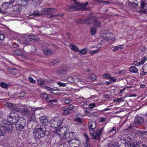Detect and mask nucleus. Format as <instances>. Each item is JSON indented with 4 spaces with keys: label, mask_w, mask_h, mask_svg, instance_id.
Returning a JSON list of instances; mask_svg holds the SVG:
<instances>
[{
    "label": "nucleus",
    "mask_w": 147,
    "mask_h": 147,
    "mask_svg": "<svg viewBox=\"0 0 147 147\" xmlns=\"http://www.w3.org/2000/svg\"><path fill=\"white\" fill-rule=\"evenodd\" d=\"M88 126L90 133L92 138L94 140H99L100 136L103 131V128L102 127L100 129H97L95 132L94 129L96 127V124L95 122L92 121L88 122Z\"/></svg>",
    "instance_id": "obj_1"
},
{
    "label": "nucleus",
    "mask_w": 147,
    "mask_h": 147,
    "mask_svg": "<svg viewBox=\"0 0 147 147\" xmlns=\"http://www.w3.org/2000/svg\"><path fill=\"white\" fill-rule=\"evenodd\" d=\"M1 124H0V136H3L7 132L10 130L11 125L9 123L7 120L3 119Z\"/></svg>",
    "instance_id": "obj_2"
},
{
    "label": "nucleus",
    "mask_w": 147,
    "mask_h": 147,
    "mask_svg": "<svg viewBox=\"0 0 147 147\" xmlns=\"http://www.w3.org/2000/svg\"><path fill=\"white\" fill-rule=\"evenodd\" d=\"M33 134L35 137L40 139L45 136V131L44 127L40 125H37L33 131Z\"/></svg>",
    "instance_id": "obj_3"
},
{
    "label": "nucleus",
    "mask_w": 147,
    "mask_h": 147,
    "mask_svg": "<svg viewBox=\"0 0 147 147\" xmlns=\"http://www.w3.org/2000/svg\"><path fill=\"white\" fill-rule=\"evenodd\" d=\"M5 107H8L10 108L11 110V113L8 117L7 119L12 118V117H14V115L16 112L22 110L21 109L18 108L16 105L13 104L11 103H7L5 105Z\"/></svg>",
    "instance_id": "obj_4"
},
{
    "label": "nucleus",
    "mask_w": 147,
    "mask_h": 147,
    "mask_svg": "<svg viewBox=\"0 0 147 147\" xmlns=\"http://www.w3.org/2000/svg\"><path fill=\"white\" fill-rule=\"evenodd\" d=\"M8 121L9 124L11 125L14 124L15 123H20L22 125V126H25L26 125V120L23 118L19 117L14 115V117H12V118L8 119Z\"/></svg>",
    "instance_id": "obj_5"
},
{
    "label": "nucleus",
    "mask_w": 147,
    "mask_h": 147,
    "mask_svg": "<svg viewBox=\"0 0 147 147\" xmlns=\"http://www.w3.org/2000/svg\"><path fill=\"white\" fill-rule=\"evenodd\" d=\"M87 2L85 3L82 5L79 3L75 2V3L70 7L69 11H71V10L74 11L78 10L79 11H84L86 10V7L88 4Z\"/></svg>",
    "instance_id": "obj_6"
},
{
    "label": "nucleus",
    "mask_w": 147,
    "mask_h": 147,
    "mask_svg": "<svg viewBox=\"0 0 147 147\" xmlns=\"http://www.w3.org/2000/svg\"><path fill=\"white\" fill-rule=\"evenodd\" d=\"M55 9L54 8H44L41 10V11H34L32 14V15L37 16L41 15L42 13L49 14L51 12L55 11Z\"/></svg>",
    "instance_id": "obj_7"
},
{
    "label": "nucleus",
    "mask_w": 147,
    "mask_h": 147,
    "mask_svg": "<svg viewBox=\"0 0 147 147\" xmlns=\"http://www.w3.org/2000/svg\"><path fill=\"white\" fill-rule=\"evenodd\" d=\"M63 120L59 118H55L52 119L51 121V127H57L61 125L62 123Z\"/></svg>",
    "instance_id": "obj_8"
},
{
    "label": "nucleus",
    "mask_w": 147,
    "mask_h": 147,
    "mask_svg": "<svg viewBox=\"0 0 147 147\" xmlns=\"http://www.w3.org/2000/svg\"><path fill=\"white\" fill-rule=\"evenodd\" d=\"M104 41H105L109 43L113 42L115 40V35L112 33L105 35L103 36Z\"/></svg>",
    "instance_id": "obj_9"
},
{
    "label": "nucleus",
    "mask_w": 147,
    "mask_h": 147,
    "mask_svg": "<svg viewBox=\"0 0 147 147\" xmlns=\"http://www.w3.org/2000/svg\"><path fill=\"white\" fill-rule=\"evenodd\" d=\"M13 10L11 13H14V15L13 16V17H16L17 15L19 14L22 9L21 7L19 4L13 6Z\"/></svg>",
    "instance_id": "obj_10"
},
{
    "label": "nucleus",
    "mask_w": 147,
    "mask_h": 147,
    "mask_svg": "<svg viewBox=\"0 0 147 147\" xmlns=\"http://www.w3.org/2000/svg\"><path fill=\"white\" fill-rule=\"evenodd\" d=\"M121 142L124 143L128 144L130 142V139L128 135L126 134L123 135L119 137Z\"/></svg>",
    "instance_id": "obj_11"
},
{
    "label": "nucleus",
    "mask_w": 147,
    "mask_h": 147,
    "mask_svg": "<svg viewBox=\"0 0 147 147\" xmlns=\"http://www.w3.org/2000/svg\"><path fill=\"white\" fill-rule=\"evenodd\" d=\"M33 40L32 36H27L22 38V42L24 45H27L30 44V41Z\"/></svg>",
    "instance_id": "obj_12"
},
{
    "label": "nucleus",
    "mask_w": 147,
    "mask_h": 147,
    "mask_svg": "<svg viewBox=\"0 0 147 147\" xmlns=\"http://www.w3.org/2000/svg\"><path fill=\"white\" fill-rule=\"evenodd\" d=\"M134 123L135 125L140 126L144 123V119L143 117L140 116H137L134 120Z\"/></svg>",
    "instance_id": "obj_13"
},
{
    "label": "nucleus",
    "mask_w": 147,
    "mask_h": 147,
    "mask_svg": "<svg viewBox=\"0 0 147 147\" xmlns=\"http://www.w3.org/2000/svg\"><path fill=\"white\" fill-rule=\"evenodd\" d=\"M69 69L68 67L66 65H63L61 70H58L57 73L59 75H61L62 74H65L67 72Z\"/></svg>",
    "instance_id": "obj_14"
},
{
    "label": "nucleus",
    "mask_w": 147,
    "mask_h": 147,
    "mask_svg": "<svg viewBox=\"0 0 147 147\" xmlns=\"http://www.w3.org/2000/svg\"><path fill=\"white\" fill-rule=\"evenodd\" d=\"M41 123L44 125H47L49 123V121L46 116H42L39 118Z\"/></svg>",
    "instance_id": "obj_15"
},
{
    "label": "nucleus",
    "mask_w": 147,
    "mask_h": 147,
    "mask_svg": "<svg viewBox=\"0 0 147 147\" xmlns=\"http://www.w3.org/2000/svg\"><path fill=\"white\" fill-rule=\"evenodd\" d=\"M14 53L16 55L21 56L22 57L25 58L26 53L23 50H20L16 51Z\"/></svg>",
    "instance_id": "obj_16"
},
{
    "label": "nucleus",
    "mask_w": 147,
    "mask_h": 147,
    "mask_svg": "<svg viewBox=\"0 0 147 147\" xmlns=\"http://www.w3.org/2000/svg\"><path fill=\"white\" fill-rule=\"evenodd\" d=\"M90 20L92 22H90V23H88V24H90L92 23L94 24V26L95 27H100L101 26V23L98 21L96 19H92Z\"/></svg>",
    "instance_id": "obj_17"
},
{
    "label": "nucleus",
    "mask_w": 147,
    "mask_h": 147,
    "mask_svg": "<svg viewBox=\"0 0 147 147\" xmlns=\"http://www.w3.org/2000/svg\"><path fill=\"white\" fill-rule=\"evenodd\" d=\"M62 128H59L58 127L56 128L55 130H54V132L55 134H57L59 136L60 139H62V138H65V137H63L61 136V134H62L61 132L62 131Z\"/></svg>",
    "instance_id": "obj_18"
},
{
    "label": "nucleus",
    "mask_w": 147,
    "mask_h": 147,
    "mask_svg": "<svg viewBox=\"0 0 147 147\" xmlns=\"http://www.w3.org/2000/svg\"><path fill=\"white\" fill-rule=\"evenodd\" d=\"M70 144H72L73 147H77L80 145L79 141L75 140H72L69 142Z\"/></svg>",
    "instance_id": "obj_19"
},
{
    "label": "nucleus",
    "mask_w": 147,
    "mask_h": 147,
    "mask_svg": "<svg viewBox=\"0 0 147 147\" xmlns=\"http://www.w3.org/2000/svg\"><path fill=\"white\" fill-rule=\"evenodd\" d=\"M89 20H85L84 19H77L75 21V22L77 23L80 24H84L85 23H89L90 22H88L87 21Z\"/></svg>",
    "instance_id": "obj_20"
},
{
    "label": "nucleus",
    "mask_w": 147,
    "mask_h": 147,
    "mask_svg": "<svg viewBox=\"0 0 147 147\" xmlns=\"http://www.w3.org/2000/svg\"><path fill=\"white\" fill-rule=\"evenodd\" d=\"M8 70L9 72L13 75H16L18 72V71L16 69L13 68L9 67L8 68Z\"/></svg>",
    "instance_id": "obj_21"
},
{
    "label": "nucleus",
    "mask_w": 147,
    "mask_h": 147,
    "mask_svg": "<svg viewBox=\"0 0 147 147\" xmlns=\"http://www.w3.org/2000/svg\"><path fill=\"white\" fill-rule=\"evenodd\" d=\"M123 49V45H119L116 46H114L113 47V51H116L119 50H121Z\"/></svg>",
    "instance_id": "obj_22"
},
{
    "label": "nucleus",
    "mask_w": 147,
    "mask_h": 147,
    "mask_svg": "<svg viewBox=\"0 0 147 147\" xmlns=\"http://www.w3.org/2000/svg\"><path fill=\"white\" fill-rule=\"evenodd\" d=\"M9 3L7 2L3 3L1 5V6L3 10H6L9 8Z\"/></svg>",
    "instance_id": "obj_23"
},
{
    "label": "nucleus",
    "mask_w": 147,
    "mask_h": 147,
    "mask_svg": "<svg viewBox=\"0 0 147 147\" xmlns=\"http://www.w3.org/2000/svg\"><path fill=\"white\" fill-rule=\"evenodd\" d=\"M88 49H83L82 50H79L78 53L79 55H84L87 53Z\"/></svg>",
    "instance_id": "obj_24"
},
{
    "label": "nucleus",
    "mask_w": 147,
    "mask_h": 147,
    "mask_svg": "<svg viewBox=\"0 0 147 147\" xmlns=\"http://www.w3.org/2000/svg\"><path fill=\"white\" fill-rule=\"evenodd\" d=\"M50 95L46 93H44L41 95V97L44 99L46 100L47 102V99L50 98Z\"/></svg>",
    "instance_id": "obj_25"
},
{
    "label": "nucleus",
    "mask_w": 147,
    "mask_h": 147,
    "mask_svg": "<svg viewBox=\"0 0 147 147\" xmlns=\"http://www.w3.org/2000/svg\"><path fill=\"white\" fill-rule=\"evenodd\" d=\"M70 46L71 48V50L74 51L75 52H76L79 51L78 47L73 44H70Z\"/></svg>",
    "instance_id": "obj_26"
},
{
    "label": "nucleus",
    "mask_w": 147,
    "mask_h": 147,
    "mask_svg": "<svg viewBox=\"0 0 147 147\" xmlns=\"http://www.w3.org/2000/svg\"><path fill=\"white\" fill-rule=\"evenodd\" d=\"M129 71L133 73H137L138 71V69L134 66L131 67L129 69Z\"/></svg>",
    "instance_id": "obj_27"
},
{
    "label": "nucleus",
    "mask_w": 147,
    "mask_h": 147,
    "mask_svg": "<svg viewBox=\"0 0 147 147\" xmlns=\"http://www.w3.org/2000/svg\"><path fill=\"white\" fill-rule=\"evenodd\" d=\"M14 124L16 126V128L17 130H21L25 126H22V125L20 123H15Z\"/></svg>",
    "instance_id": "obj_28"
},
{
    "label": "nucleus",
    "mask_w": 147,
    "mask_h": 147,
    "mask_svg": "<svg viewBox=\"0 0 147 147\" xmlns=\"http://www.w3.org/2000/svg\"><path fill=\"white\" fill-rule=\"evenodd\" d=\"M130 146L131 147H137L140 144L138 142H135L131 143H129Z\"/></svg>",
    "instance_id": "obj_29"
},
{
    "label": "nucleus",
    "mask_w": 147,
    "mask_h": 147,
    "mask_svg": "<svg viewBox=\"0 0 147 147\" xmlns=\"http://www.w3.org/2000/svg\"><path fill=\"white\" fill-rule=\"evenodd\" d=\"M96 29L95 27H92L90 28V32L92 35H94L96 32Z\"/></svg>",
    "instance_id": "obj_30"
},
{
    "label": "nucleus",
    "mask_w": 147,
    "mask_h": 147,
    "mask_svg": "<svg viewBox=\"0 0 147 147\" xmlns=\"http://www.w3.org/2000/svg\"><path fill=\"white\" fill-rule=\"evenodd\" d=\"M28 0H21L20 1L21 3L19 4L21 7L26 6L27 4Z\"/></svg>",
    "instance_id": "obj_31"
},
{
    "label": "nucleus",
    "mask_w": 147,
    "mask_h": 147,
    "mask_svg": "<svg viewBox=\"0 0 147 147\" xmlns=\"http://www.w3.org/2000/svg\"><path fill=\"white\" fill-rule=\"evenodd\" d=\"M57 100L55 99H51V98L50 96V98L49 99H47V102L53 104V103H56L57 102Z\"/></svg>",
    "instance_id": "obj_32"
},
{
    "label": "nucleus",
    "mask_w": 147,
    "mask_h": 147,
    "mask_svg": "<svg viewBox=\"0 0 147 147\" xmlns=\"http://www.w3.org/2000/svg\"><path fill=\"white\" fill-rule=\"evenodd\" d=\"M43 51L44 53L47 55H51L52 53L51 51L49 49L43 50Z\"/></svg>",
    "instance_id": "obj_33"
},
{
    "label": "nucleus",
    "mask_w": 147,
    "mask_h": 147,
    "mask_svg": "<svg viewBox=\"0 0 147 147\" xmlns=\"http://www.w3.org/2000/svg\"><path fill=\"white\" fill-rule=\"evenodd\" d=\"M78 107L76 106H74L72 105H70L68 107V109L70 111H74L76 110Z\"/></svg>",
    "instance_id": "obj_34"
},
{
    "label": "nucleus",
    "mask_w": 147,
    "mask_h": 147,
    "mask_svg": "<svg viewBox=\"0 0 147 147\" xmlns=\"http://www.w3.org/2000/svg\"><path fill=\"white\" fill-rule=\"evenodd\" d=\"M88 78L91 81H94L96 79V77L94 74H92Z\"/></svg>",
    "instance_id": "obj_35"
},
{
    "label": "nucleus",
    "mask_w": 147,
    "mask_h": 147,
    "mask_svg": "<svg viewBox=\"0 0 147 147\" xmlns=\"http://www.w3.org/2000/svg\"><path fill=\"white\" fill-rule=\"evenodd\" d=\"M59 90L57 89H53L51 92L57 95H59L61 94V93L59 92H57Z\"/></svg>",
    "instance_id": "obj_36"
},
{
    "label": "nucleus",
    "mask_w": 147,
    "mask_h": 147,
    "mask_svg": "<svg viewBox=\"0 0 147 147\" xmlns=\"http://www.w3.org/2000/svg\"><path fill=\"white\" fill-rule=\"evenodd\" d=\"M102 77L104 79H107L111 77V75L108 73H105L102 75Z\"/></svg>",
    "instance_id": "obj_37"
},
{
    "label": "nucleus",
    "mask_w": 147,
    "mask_h": 147,
    "mask_svg": "<svg viewBox=\"0 0 147 147\" xmlns=\"http://www.w3.org/2000/svg\"><path fill=\"white\" fill-rule=\"evenodd\" d=\"M128 4L130 6L133 7H136L138 5L137 3H134L132 2H129Z\"/></svg>",
    "instance_id": "obj_38"
},
{
    "label": "nucleus",
    "mask_w": 147,
    "mask_h": 147,
    "mask_svg": "<svg viewBox=\"0 0 147 147\" xmlns=\"http://www.w3.org/2000/svg\"><path fill=\"white\" fill-rule=\"evenodd\" d=\"M141 8L143 9L147 5V4L146 2L143 1H142L140 2Z\"/></svg>",
    "instance_id": "obj_39"
},
{
    "label": "nucleus",
    "mask_w": 147,
    "mask_h": 147,
    "mask_svg": "<svg viewBox=\"0 0 147 147\" xmlns=\"http://www.w3.org/2000/svg\"><path fill=\"white\" fill-rule=\"evenodd\" d=\"M78 77L77 76L74 75L72 76H70L69 78V79L70 80H72V82H74V81Z\"/></svg>",
    "instance_id": "obj_40"
},
{
    "label": "nucleus",
    "mask_w": 147,
    "mask_h": 147,
    "mask_svg": "<svg viewBox=\"0 0 147 147\" xmlns=\"http://www.w3.org/2000/svg\"><path fill=\"white\" fill-rule=\"evenodd\" d=\"M38 84L40 86H42L45 84V81L41 79L38 80Z\"/></svg>",
    "instance_id": "obj_41"
},
{
    "label": "nucleus",
    "mask_w": 147,
    "mask_h": 147,
    "mask_svg": "<svg viewBox=\"0 0 147 147\" xmlns=\"http://www.w3.org/2000/svg\"><path fill=\"white\" fill-rule=\"evenodd\" d=\"M43 88L47 90L48 91H49L51 92L53 88L51 87L48 86H44L43 87Z\"/></svg>",
    "instance_id": "obj_42"
},
{
    "label": "nucleus",
    "mask_w": 147,
    "mask_h": 147,
    "mask_svg": "<svg viewBox=\"0 0 147 147\" xmlns=\"http://www.w3.org/2000/svg\"><path fill=\"white\" fill-rule=\"evenodd\" d=\"M63 112H62V114L64 115H66L69 113V112L68 110L65 109V108H63Z\"/></svg>",
    "instance_id": "obj_43"
},
{
    "label": "nucleus",
    "mask_w": 147,
    "mask_h": 147,
    "mask_svg": "<svg viewBox=\"0 0 147 147\" xmlns=\"http://www.w3.org/2000/svg\"><path fill=\"white\" fill-rule=\"evenodd\" d=\"M84 113L85 116H90V114L89 110L88 109H86L84 111Z\"/></svg>",
    "instance_id": "obj_44"
},
{
    "label": "nucleus",
    "mask_w": 147,
    "mask_h": 147,
    "mask_svg": "<svg viewBox=\"0 0 147 147\" xmlns=\"http://www.w3.org/2000/svg\"><path fill=\"white\" fill-rule=\"evenodd\" d=\"M22 113L23 114L27 115L29 113V110L27 109H24L22 111Z\"/></svg>",
    "instance_id": "obj_45"
},
{
    "label": "nucleus",
    "mask_w": 147,
    "mask_h": 147,
    "mask_svg": "<svg viewBox=\"0 0 147 147\" xmlns=\"http://www.w3.org/2000/svg\"><path fill=\"white\" fill-rule=\"evenodd\" d=\"M147 57L146 56H144L140 62L141 65H143L146 61Z\"/></svg>",
    "instance_id": "obj_46"
},
{
    "label": "nucleus",
    "mask_w": 147,
    "mask_h": 147,
    "mask_svg": "<svg viewBox=\"0 0 147 147\" xmlns=\"http://www.w3.org/2000/svg\"><path fill=\"white\" fill-rule=\"evenodd\" d=\"M32 1L33 2L38 5H40L42 2L41 0H32Z\"/></svg>",
    "instance_id": "obj_47"
},
{
    "label": "nucleus",
    "mask_w": 147,
    "mask_h": 147,
    "mask_svg": "<svg viewBox=\"0 0 147 147\" xmlns=\"http://www.w3.org/2000/svg\"><path fill=\"white\" fill-rule=\"evenodd\" d=\"M96 104L95 103H90V104L88 105L90 109H92L94 108L95 107H96Z\"/></svg>",
    "instance_id": "obj_48"
},
{
    "label": "nucleus",
    "mask_w": 147,
    "mask_h": 147,
    "mask_svg": "<svg viewBox=\"0 0 147 147\" xmlns=\"http://www.w3.org/2000/svg\"><path fill=\"white\" fill-rule=\"evenodd\" d=\"M74 120L77 122H79L80 123H82V119L79 117H77L76 118H74Z\"/></svg>",
    "instance_id": "obj_49"
},
{
    "label": "nucleus",
    "mask_w": 147,
    "mask_h": 147,
    "mask_svg": "<svg viewBox=\"0 0 147 147\" xmlns=\"http://www.w3.org/2000/svg\"><path fill=\"white\" fill-rule=\"evenodd\" d=\"M63 100V102L66 104H69L70 102L69 99L68 98H64Z\"/></svg>",
    "instance_id": "obj_50"
},
{
    "label": "nucleus",
    "mask_w": 147,
    "mask_h": 147,
    "mask_svg": "<svg viewBox=\"0 0 147 147\" xmlns=\"http://www.w3.org/2000/svg\"><path fill=\"white\" fill-rule=\"evenodd\" d=\"M0 86L2 88H7L8 86L7 84L4 82L1 83L0 84Z\"/></svg>",
    "instance_id": "obj_51"
},
{
    "label": "nucleus",
    "mask_w": 147,
    "mask_h": 147,
    "mask_svg": "<svg viewBox=\"0 0 147 147\" xmlns=\"http://www.w3.org/2000/svg\"><path fill=\"white\" fill-rule=\"evenodd\" d=\"M124 101L123 98H118L117 99H115L113 101L114 102H123Z\"/></svg>",
    "instance_id": "obj_52"
},
{
    "label": "nucleus",
    "mask_w": 147,
    "mask_h": 147,
    "mask_svg": "<svg viewBox=\"0 0 147 147\" xmlns=\"http://www.w3.org/2000/svg\"><path fill=\"white\" fill-rule=\"evenodd\" d=\"M30 121H34L35 120V118L34 116V114L31 115V117L30 119Z\"/></svg>",
    "instance_id": "obj_53"
},
{
    "label": "nucleus",
    "mask_w": 147,
    "mask_h": 147,
    "mask_svg": "<svg viewBox=\"0 0 147 147\" xmlns=\"http://www.w3.org/2000/svg\"><path fill=\"white\" fill-rule=\"evenodd\" d=\"M28 79L29 81L32 83L34 84L36 82V81L34 80L33 78L31 77H29Z\"/></svg>",
    "instance_id": "obj_54"
},
{
    "label": "nucleus",
    "mask_w": 147,
    "mask_h": 147,
    "mask_svg": "<svg viewBox=\"0 0 147 147\" xmlns=\"http://www.w3.org/2000/svg\"><path fill=\"white\" fill-rule=\"evenodd\" d=\"M57 83L58 85L60 86L65 87L66 86V84L65 83L61 82H57Z\"/></svg>",
    "instance_id": "obj_55"
},
{
    "label": "nucleus",
    "mask_w": 147,
    "mask_h": 147,
    "mask_svg": "<svg viewBox=\"0 0 147 147\" xmlns=\"http://www.w3.org/2000/svg\"><path fill=\"white\" fill-rule=\"evenodd\" d=\"M133 64L137 66H138L141 65L140 62H139L136 61H134V62Z\"/></svg>",
    "instance_id": "obj_56"
},
{
    "label": "nucleus",
    "mask_w": 147,
    "mask_h": 147,
    "mask_svg": "<svg viewBox=\"0 0 147 147\" xmlns=\"http://www.w3.org/2000/svg\"><path fill=\"white\" fill-rule=\"evenodd\" d=\"M110 81L112 82H115L117 80V79L114 77H111L110 78Z\"/></svg>",
    "instance_id": "obj_57"
},
{
    "label": "nucleus",
    "mask_w": 147,
    "mask_h": 147,
    "mask_svg": "<svg viewBox=\"0 0 147 147\" xmlns=\"http://www.w3.org/2000/svg\"><path fill=\"white\" fill-rule=\"evenodd\" d=\"M98 50H92V51H89V53L90 54H94L96 53L98 51Z\"/></svg>",
    "instance_id": "obj_58"
},
{
    "label": "nucleus",
    "mask_w": 147,
    "mask_h": 147,
    "mask_svg": "<svg viewBox=\"0 0 147 147\" xmlns=\"http://www.w3.org/2000/svg\"><path fill=\"white\" fill-rule=\"evenodd\" d=\"M140 71L141 72L140 73V74L142 76H144L146 74V73L144 72V69H142Z\"/></svg>",
    "instance_id": "obj_59"
},
{
    "label": "nucleus",
    "mask_w": 147,
    "mask_h": 147,
    "mask_svg": "<svg viewBox=\"0 0 147 147\" xmlns=\"http://www.w3.org/2000/svg\"><path fill=\"white\" fill-rule=\"evenodd\" d=\"M98 115V114L96 112H94L93 113H90V116H97Z\"/></svg>",
    "instance_id": "obj_60"
},
{
    "label": "nucleus",
    "mask_w": 147,
    "mask_h": 147,
    "mask_svg": "<svg viewBox=\"0 0 147 147\" xmlns=\"http://www.w3.org/2000/svg\"><path fill=\"white\" fill-rule=\"evenodd\" d=\"M5 38V36L3 34H0V40H3Z\"/></svg>",
    "instance_id": "obj_61"
},
{
    "label": "nucleus",
    "mask_w": 147,
    "mask_h": 147,
    "mask_svg": "<svg viewBox=\"0 0 147 147\" xmlns=\"http://www.w3.org/2000/svg\"><path fill=\"white\" fill-rule=\"evenodd\" d=\"M108 147H119L118 145L114 146L112 144L110 143L108 145Z\"/></svg>",
    "instance_id": "obj_62"
},
{
    "label": "nucleus",
    "mask_w": 147,
    "mask_h": 147,
    "mask_svg": "<svg viewBox=\"0 0 147 147\" xmlns=\"http://www.w3.org/2000/svg\"><path fill=\"white\" fill-rule=\"evenodd\" d=\"M24 95H25L24 93V92H21L19 94V97H22L24 96Z\"/></svg>",
    "instance_id": "obj_63"
},
{
    "label": "nucleus",
    "mask_w": 147,
    "mask_h": 147,
    "mask_svg": "<svg viewBox=\"0 0 147 147\" xmlns=\"http://www.w3.org/2000/svg\"><path fill=\"white\" fill-rule=\"evenodd\" d=\"M106 119L105 118L101 117L100 119L99 122H104L106 120Z\"/></svg>",
    "instance_id": "obj_64"
}]
</instances>
